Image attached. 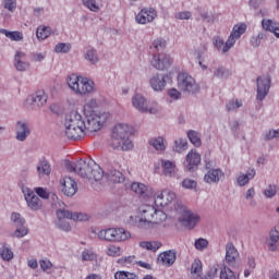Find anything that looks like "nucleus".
<instances>
[{
    "label": "nucleus",
    "mask_w": 279,
    "mask_h": 279,
    "mask_svg": "<svg viewBox=\"0 0 279 279\" xmlns=\"http://www.w3.org/2000/svg\"><path fill=\"white\" fill-rule=\"evenodd\" d=\"M65 136L70 141H80L86 136V120L77 111H71L65 116Z\"/></svg>",
    "instance_id": "nucleus-1"
},
{
    "label": "nucleus",
    "mask_w": 279,
    "mask_h": 279,
    "mask_svg": "<svg viewBox=\"0 0 279 279\" xmlns=\"http://www.w3.org/2000/svg\"><path fill=\"white\" fill-rule=\"evenodd\" d=\"M134 129L128 124H118L113 128L111 135V147L113 149H121L122 151H130L134 144L130 140Z\"/></svg>",
    "instance_id": "nucleus-2"
},
{
    "label": "nucleus",
    "mask_w": 279,
    "mask_h": 279,
    "mask_svg": "<svg viewBox=\"0 0 279 279\" xmlns=\"http://www.w3.org/2000/svg\"><path fill=\"white\" fill-rule=\"evenodd\" d=\"M140 210V228H151L154 225L162 223L167 221V214L162 210L156 209L151 205H142L138 208Z\"/></svg>",
    "instance_id": "nucleus-3"
},
{
    "label": "nucleus",
    "mask_w": 279,
    "mask_h": 279,
    "mask_svg": "<svg viewBox=\"0 0 279 279\" xmlns=\"http://www.w3.org/2000/svg\"><path fill=\"white\" fill-rule=\"evenodd\" d=\"M25 182H27V170H22L19 179V186H22V193L24 194L25 202L31 210L38 211L43 208V201L34 193V191L29 190V187L25 186Z\"/></svg>",
    "instance_id": "nucleus-4"
},
{
    "label": "nucleus",
    "mask_w": 279,
    "mask_h": 279,
    "mask_svg": "<svg viewBox=\"0 0 279 279\" xmlns=\"http://www.w3.org/2000/svg\"><path fill=\"white\" fill-rule=\"evenodd\" d=\"M68 86L76 93V95H90L95 93V82L88 78H80L76 74H71L66 78Z\"/></svg>",
    "instance_id": "nucleus-5"
},
{
    "label": "nucleus",
    "mask_w": 279,
    "mask_h": 279,
    "mask_svg": "<svg viewBox=\"0 0 279 279\" xmlns=\"http://www.w3.org/2000/svg\"><path fill=\"white\" fill-rule=\"evenodd\" d=\"M178 88L186 95H197L199 93V85L189 73H180L178 75Z\"/></svg>",
    "instance_id": "nucleus-6"
},
{
    "label": "nucleus",
    "mask_w": 279,
    "mask_h": 279,
    "mask_svg": "<svg viewBox=\"0 0 279 279\" xmlns=\"http://www.w3.org/2000/svg\"><path fill=\"white\" fill-rule=\"evenodd\" d=\"M85 114H86L85 134L86 132H99L104 123H106V119H108V116L106 113H102L101 116L95 112H90L89 114L85 113Z\"/></svg>",
    "instance_id": "nucleus-7"
},
{
    "label": "nucleus",
    "mask_w": 279,
    "mask_h": 279,
    "mask_svg": "<svg viewBox=\"0 0 279 279\" xmlns=\"http://www.w3.org/2000/svg\"><path fill=\"white\" fill-rule=\"evenodd\" d=\"M257 95L256 99L258 101L265 100V97L269 95V88H271V76L269 74H264L256 78Z\"/></svg>",
    "instance_id": "nucleus-8"
},
{
    "label": "nucleus",
    "mask_w": 279,
    "mask_h": 279,
    "mask_svg": "<svg viewBox=\"0 0 279 279\" xmlns=\"http://www.w3.org/2000/svg\"><path fill=\"white\" fill-rule=\"evenodd\" d=\"M151 66L157 69V71H166L171 64H173V59L167 53H153V59L150 60Z\"/></svg>",
    "instance_id": "nucleus-9"
},
{
    "label": "nucleus",
    "mask_w": 279,
    "mask_h": 279,
    "mask_svg": "<svg viewBox=\"0 0 279 279\" xmlns=\"http://www.w3.org/2000/svg\"><path fill=\"white\" fill-rule=\"evenodd\" d=\"M197 221H199V216L189 209H183L179 217V222L184 226V228H189V230H193V228L197 226Z\"/></svg>",
    "instance_id": "nucleus-10"
},
{
    "label": "nucleus",
    "mask_w": 279,
    "mask_h": 279,
    "mask_svg": "<svg viewBox=\"0 0 279 279\" xmlns=\"http://www.w3.org/2000/svg\"><path fill=\"white\" fill-rule=\"evenodd\" d=\"M175 199V192L171 191V190H163L161 192H158L155 196V204H157V206H169V204H171V202H173Z\"/></svg>",
    "instance_id": "nucleus-11"
},
{
    "label": "nucleus",
    "mask_w": 279,
    "mask_h": 279,
    "mask_svg": "<svg viewBox=\"0 0 279 279\" xmlns=\"http://www.w3.org/2000/svg\"><path fill=\"white\" fill-rule=\"evenodd\" d=\"M157 13L154 8L142 9L141 12L136 15L135 21L140 25H145L151 23L156 19Z\"/></svg>",
    "instance_id": "nucleus-12"
},
{
    "label": "nucleus",
    "mask_w": 279,
    "mask_h": 279,
    "mask_svg": "<svg viewBox=\"0 0 279 279\" xmlns=\"http://www.w3.org/2000/svg\"><path fill=\"white\" fill-rule=\"evenodd\" d=\"M15 132H16V141L24 142L27 141V136L32 134V131L29 130V123L25 121H17L15 125Z\"/></svg>",
    "instance_id": "nucleus-13"
},
{
    "label": "nucleus",
    "mask_w": 279,
    "mask_h": 279,
    "mask_svg": "<svg viewBox=\"0 0 279 279\" xmlns=\"http://www.w3.org/2000/svg\"><path fill=\"white\" fill-rule=\"evenodd\" d=\"M62 193L66 195V197H73L77 193V183L73 178L65 177L62 182Z\"/></svg>",
    "instance_id": "nucleus-14"
},
{
    "label": "nucleus",
    "mask_w": 279,
    "mask_h": 279,
    "mask_svg": "<svg viewBox=\"0 0 279 279\" xmlns=\"http://www.w3.org/2000/svg\"><path fill=\"white\" fill-rule=\"evenodd\" d=\"M150 87L156 93H161L165 90V86H167V75L155 74L149 81Z\"/></svg>",
    "instance_id": "nucleus-15"
},
{
    "label": "nucleus",
    "mask_w": 279,
    "mask_h": 279,
    "mask_svg": "<svg viewBox=\"0 0 279 279\" xmlns=\"http://www.w3.org/2000/svg\"><path fill=\"white\" fill-rule=\"evenodd\" d=\"M225 173L221 169H210L204 177V181L207 184H219L221 179L223 178Z\"/></svg>",
    "instance_id": "nucleus-16"
},
{
    "label": "nucleus",
    "mask_w": 279,
    "mask_h": 279,
    "mask_svg": "<svg viewBox=\"0 0 279 279\" xmlns=\"http://www.w3.org/2000/svg\"><path fill=\"white\" fill-rule=\"evenodd\" d=\"M105 178L107 182H111V184H123L125 182V177L119 170L109 169L105 173Z\"/></svg>",
    "instance_id": "nucleus-17"
},
{
    "label": "nucleus",
    "mask_w": 279,
    "mask_h": 279,
    "mask_svg": "<svg viewBox=\"0 0 279 279\" xmlns=\"http://www.w3.org/2000/svg\"><path fill=\"white\" fill-rule=\"evenodd\" d=\"M199 162H202V156L197 151L191 150L186 155V169H187V171H190V172L195 171V169H197V165H199Z\"/></svg>",
    "instance_id": "nucleus-18"
},
{
    "label": "nucleus",
    "mask_w": 279,
    "mask_h": 279,
    "mask_svg": "<svg viewBox=\"0 0 279 279\" xmlns=\"http://www.w3.org/2000/svg\"><path fill=\"white\" fill-rule=\"evenodd\" d=\"M239 257V251H236V247H234V244L227 243L226 245V263L230 267H234L236 263V258Z\"/></svg>",
    "instance_id": "nucleus-19"
},
{
    "label": "nucleus",
    "mask_w": 279,
    "mask_h": 279,
    "mask_svg": "<svg viewBox=\"0 0 279 279\" xmlns=\"http://www.w3.org/2000/svg\"><path fill=\"white\" fill-rule=\"evenodd\" d=\"M95 161H86L84 159H80L76 161V173L81 175V178H88V173L90 172V168L93 167Z\"/></svg>",
    "instance_id": "nucleus-20"
},
{
    "label": "nucleus",
    "mask_w": 279,
    "mask_h": 279,
    "mask_svg": "<svg viewBox=\"0 0 279 279\" xmlns=\"http://www.w3.org/2000/svg\"><path fill=\"white\" fill-rule=\"evenodd\" d=\"M86 179L89 180V182H93V180L94 182H100V180H104V170L99 165L94 162Z\"/></svg>",
    "instance_id": "nucleus-21"
},
{
    "label": "nucleus",
    "mask_w": 279,
    "mask_h": 279,
    "mask_svg": "<svg viewBox=\"0 0 279 279\" xmlns=\"http://www.w3.org/2000/svg\"><path fill=\"white\" fill-rule=\"evenodd\" d=\"M175 251L173 250H169L166 251L161 254H159L157 260L159 263H162V265H166L167 267H171V265H173V263H175Z\"/></svg>",
    "instance_id": "nucleus-22"
},
{
    "label": "nucleus",
    "mask_w": 279,
    "mask_h": 279,
    "mask_svg": "<svg viewBox=\"0 0 279 279\" xmlns=\"http://www.w3.org/2000/svg\"><path fill=\"white\" fill-rule=\"evenodd\" d=\"M27 101L40 108V106H45L47 104V94H45V90H38L28 96Z\"/></svg>",
    "instance_id": "nucleus-23"
},
{
    "label": "nucleus",
    "mask_w": 279,
    "mask_h": 279,
    "mask_svg": "<svg viewBox=\"0 0 279 279\" xmlns=\"http://www.w3.org/2000/svg\"><path fill=\"white\" fill-rule=\"evenodd\" d=\"M132 105L140 112H148L149 111V109L147 108V99H145L143 97V95H141V94L133 96Z\"/></svg>",
    "instance_id": "nucleus-24"
},
{
    "label": "nucleus",
    "mask_w": 279,
    "mask_h": 279,
    "mask_svg": "<svg viewBox=\"0 0 279 279\" xmlns=\"http://www.w3.org/2000/svg\"><path fill=\"white\" fill-rule=\"evenodd\" d=\"M37 175L38 178H45V175H51V166L47 159H41L37 163Z\"/></svg>",
    "instance_id": "nucleus-25"
},
{
    "label": "nucleus",
    "mask_w": 279,
    "mask_h": 279,
    "mask_svg": "<svg viewBox=\"0 0 279 279\" xmlns=\"http://www.w3.org/2000/svg\"><path fill=\"white\" fill-rule=\"evenodd\" d=\"M162 173L166 178L175 175V163L173 161L161 159Z\"/></svg>",
    "instance_id": "nucleus-26"
},
{
    "label": "nucleus",
    "mask_w": 279,
    "mask_h": 279,
    "mask_svg": "<svg viewBox=\"0 0 279 279\" xmlns=\"http://www.w3.org/2000/svg\"><path fill=\"white\" fill-rule=\"evenodd\" d=\"M279 230L275 227L269 233V240L267 241V246L269 252H276L278 250Z\"/></svg>",
    "instance_id": "nucleus-27"
},
{
    "label": "nucleus",
    "mask_w": 279,
    "mask_h": 279,
    "mask_svg": "<svg viewBox=\"0 0 279 279\" xmlns=\"http://www.w3.org/2000/svg\"><path fill=\"white\" fill-rule=\"evenodd\" d=\"M24 57H25V52L16 51L14 57V60H15L14 66L16 71L23 72L29 69V63L22 60V58Z\"/></svg>",
    "instance_id": "nucleus-28"
},
{
    "label": "nucleus",
    "mask_w": 279,
    "mask_h": 279,
    "mask_svg": "<svg viewBox=\"0 0 279 279\" xmlns=\"http://www.w3.org/2000/svg\"><path fill=\"white\" fill-rule=\"evenodd\" d=\"M131 191H133L135 195H138V197H142V199H147V185L135 182L131 184Z\"/></svg>",
    "instance_id": "nucleus-29"
},
{
    "label": "nucleus",
    "mask_w": 279,
    "mask_h": 279,
    "mask_svg": "<svg viewBox=\"0 0 279 279\" xmlns=\"http://www.w3.org/2000/svg\"><path fill=\"white\" fill-rule=\"evenodd\" d=\"M59 207L57 209V218L59 221H62L64 219H73V213L69 211L64 207L66 206L64 202H58Z\"/></svg>",
    "instance_id": "nucleus-30"
},
{
    "label": "nucleus",
    "mask_w": 279,
    "mask_h": 279,
    "mask_svg": "<svg viewBox=\"0 0 279 279\" xmlns=\"http://www.w3.org/2000/svg\"><path fill=\"white\" fill-rule=\"evenodd\" d=\"M262 27L266 29V32H271L276 38H279V25L278 23L271 20H263Z\"/></svg>",
    "instance_id": "nucleus-31"
},
{
    "label": "nucleus",
    "mask_w": 279,
    "mask_h": 279,
    "mask_svg": "<svg viewBox=\"0 0 279 279\" xmlns=\"http://www.w3.org/2000/svg\"><path fill=\"white\" fill-rule=\"evenodd\" d=\"M131 234L129 231H125L123 228H113V242H121V241H128L130 239Z\"/></svg>",
    "instance_id": "nucleus-32"
},
{
    "label": "nucleus",
    "mask_w": 279,
    "mask_h": 279,
    "mask_svg": "<svg viewBox=\"0 0 279 279\" xmlns=\"http://www.w3.org/2000/svg\"><path fill=\"white\" fill-rule=\"evenodd\" d=\"M0 34H4L7 38H10V40H13L15 43L23 40V33L19 31L11 32L5 28H1Z\"/></svg>",
    "instance_id": "nucleus-33"
},
{
    "label": "nucleus",
    "mask_w": 279,
    "mask_h": 279,
    "mask_svg": "<svg viewBox=\"0 0 279 279\" xmlns=\"http://www.w3.org/2000/svg\"><path fill=\"white\" fill-rule=\"evenodd\" d=\"M214 77L218 80H228L230 77V70L228 68L220 65L214 69Z\"/></svg>",
    "instance_id": "nucleus-34"
},
{
    "label": "nucleus",
    "mask_w": 279,
    "mask_h": 279,
    "mask_svg": "<svg viewBox=\"0 0 279 279\" xmlns=\"http://www.w3.org/2000/svg\"><path fill=\"white\" fill-rule=\"evenodd\" d=\"M0 256L2 260H8V262L14 258V253L10 247H8V244H5V242L2 243V247L0 248Z\"/></svg>",
    "instance_id": "nucleus-35"
},
{
    "label": "nucleus",
    "mask_w": 279,
    "mask_h": 279,
    "mask_svg": "<svg viewBox=\"0 0 279 279\" xmlns=\"http://www.w3.org/2000/svg\"><path fill=\"white\" fill-rule=\"evenodd\" d=\"M98 239L114 242V228L105 229L98 232Z\"/></svg>",
    "instance_id": "nucleus-36"
},
{
    "label": "nucleus",
    "mask_w": 279,
    "mask_h": 279,
    "mask_svg": "<svg viewBox=\"0 0 279 279\" xmlns=\"http://www.w3.org/2000/svg\"><path fill=\"white\" fill-rule=\"evenodd\" d=\"M187 138L195 147H202V138L199 137V133L197 131H189Z\"/></svg>",
    "instance_id": "nucleus-37"
},
{
    "label": "nucleus",
    "mask_w": 279,
    "mask_h": 279,
    "mask_svg": "<svg viewBox=\"0 0 279 279\" xmlns=\"http://www.w3.org/2000/svg\"><path fill=\"white\" fill-rule=\"evenodd\" d=\"M140 247H143V250H148L150 252H158L160 247H162V243L160 242H141Z\"/></svg>",
    "instance_id": "nucleus-38"
},
{
    "label": "nucleus",
    "mask_w": 279,
    "mask_h": 279,
    "mask_svg": "<svg viewBox=\"0 0 279 279\" xmlns=\"http://www.w3.org/2000/svg\"><path fill=\"white\" fill-rule=\"evenodd\" d=\"M245 32H247V25L245 23L235 24L232 28L231 35L239 39L243 34H245Z\"/></svg>",
    "instance_id": "nucleus-39"
},
{
    "label": "nucleus",
    "mask_w": 279,
    "mask_h": 279,
    "mask_svg": "<svg viewBox=\"0 0 279 279\" xmlns=\"http://www.w3.org/2000/svg\"><path fill=\"white\" fill-rule=\"evenodd\" d=\"M150 49H154L155 51H165L167 49V40L165 38H157L153 41Z\"/></svg>",
    "instance_id": "nucleus-40"
},
{
    "label": "nucleus",
    "mask_w": 279,
    "mask_h": 279,
    "mask_svg": "<svg viewBox=\"0 0 279 279\" xmlns=\"http://www.w3.org/2000/svg\"><path fill=\"white\" fill-rule=\"evenodd\" d=\"M36 36L38 40H45L51 36V28L46 26H39L36 31Z\"/></svg>",
    "instance_id": "nucleus-41"
},
{
    "label": "nucleus",
    "mask_w": 279,
    "mask_h": 279,
    "mask_svg": "<svg viewBox=\"0 0 279 279\" xmlns=\"http://www.w3.org/2000/svg\"><path fill=\"white\" fill-rule=\"evenodd\" d=\"M236 40H239V37H235L234 35H232V33H230V35L222 48V53H228L230 51V49H232V47H234V45H236Z\"/></svg>",
    "instance_id": "nucleus-42"
},
{
    "label": "nucleus",
    "mask_w": 279,
    "mask_h": 279,
    "mask_svg": "<svg viewBox=\"0 0 279 279\" xmlns=\"http://www.w3.org/2000/svg\"><path fill=\"white\" fill-rule=\"evenodd\" d=\"M219 278L220 279H239L236 278V275L232 271V269H230V267L228 266H223L220 269Z\"/></svg>",
    "instance_id": "nucleus-43"
},
{
    "label": "nucleus",
    "mask_w": 279,
    "mask_h": 279,
    "mask_svg": "<svg viewBox=\"0 0 279 279\" xmlns=\"http://www.w3.org/2000/svg\"><path fill=\"white\" fill-rule=\"evenodd\" d=\"M85 59L87 60V62H90V64H97L99 62L97 50H95L94 48L87 50Z\"/></svg>",
    "instance_id": "nucleus-44"
},
{
    "label": "nucleus",
    "mask_w": 279,
    "mask_h": 279,
    "mask_svg": "<svg viewBox=\"0 0 279 279\" xmlns=\"http://www.w3.org/2000/svg\"><path fill=\"white\" fill-rule=\"evenodd\" d=\"M28 233L29 229H27L25 225H22L16 227L15 231L12 233V236L15 239H23V236H27Z\"/></svg>",
    "instance_id": "nucleus-45"
},
{
    "label": "nucleus",
    "mask_w": 279,
    "mask_h": 279,
    "mask_svg": "<svg viewBox=\"0 0 279 279\" xmlns=\"http://www.w3.org/2000/svg\"><path fill=\"white\" fill-rule=\"evenodd\" d=\"M114 279H138V276L130 271L121 270L114 274Z\"/></svg>",
    "instance_id": "nucleus-46"
},
{
    "label": "nucleus",
    "mask_w": 279,
    "mask_h": 279,
    "mask_svg": "<svg viewBox=\"0 0 279 279\" xmlns=\"http://www.w3.org/2000/svg\"><path fill=\"white\" fill-rule=\"evenodd\" d=\"M149 145L157 149V151H162L165 149V140L162 137L150 140Z\"/></svg>",
    "instance_id": "nucleus-47"
},
{
    "label": "nucleus",
    "mask_w": 279,
    "mask_h": 279,
    "mask_svg": "<svg viewBox=\"0 0 279 279\" xmlns=\"http://www.w3.org/2000/svg\"><path fill=\"white\" fill-rule=\"evenodd\" d=\"M11 221L15 226V228L25 226V218L21 217V214L19 213L11 214Z\"/></svg>",
    "instance_id": "nucleus-48"
},
{
    "label": "nucleus",
    "mask_w": 279,
    "mask_h": 279,
    "mask_svg": "<svg viewBox=\"0 0 279 279\" xmlns=\"http://www.w3.org/2000/svg\"><path fill=\"white\" fill-rule=\"evenodd\" d=\"M84 8H87L90 12H99V7L97 5V0H81Z\"/></svg>",
    "instance_id": "nucleus-49"
},
{
    "label": "nucleus",
    "mask_w": 279,
    "mask_h": 279,
    "mask_svg": "<svg viewBox=\"0 0 279 279\" xmlns=\"http://www.w3.org/2000/svg\"><path fill=\"white\" fill-rule=\"evenodd\" d=\"M56 53H69L71 51V44L59 43L54 47Z\"/></svg>",
    "instance_id": "nucleus-50"
},
{
    "label": "nucleus",
    "mask_w": 279,
    "mask_h": 279,
    "mask_svg": "<svg viewBox=\"0 0 279 279\" xmlns=\"http://www.w3.org/2000/svg\"><path fill=\"white\" fill-rule=\"evenodd\" d=\"M194 247L198 250V252H204L208 247V240L204 238H199L194 242Z\"/></svg>",
    "instance_id": "nucleus-51"
},
{
    "label": "nucleus",
    "mask_w": 279,
    "mask_h": 279,
    "mask_svg": "<svg viewBox=\"0 0 279 279\" xmlns=\"http://www.w3.org/2000/svg\"><path fill=\"white\" fill-rule=\"evenodd\" d=\"M97 99H90V100H88L86 104H85V106H84V112H85V114H88L87 112H89V114H90V112H95L94 110H95V108H97Z\"/></svg>",
    "instance_id": "nucleus-52"
},
{
    "label": "nucleus",
    "mask_w": 279,
    "mask_h": 279,
    "mask_svg": "<svg viewBox=\"0 0 279 279\" xmlns=\"http://www.w3.org/2000/svg\"><path fill=\"white\" fill-rule=\"evenodd\" d=\"M174 144H175L174 150L178 151L179 154L180 151H184V149H186L189 145V143L184 138H180L179 141H175Z\"/></svg>",
    "instance_id": "nucleus-53"
},
{
    "label": "nucleus",
    "mask_w": 279,
    "mask_h": 279,
    "mask_svg": "<svg viewBox=\"0 0 279 279\" xmlns=\"http://www.w3.org/2000/svg\"><path fill=\"white\" fill-rule=\"evenodd\" d=\"M217 271H219V265H214L202 279H215L217 278Z\"/></svg>",
    "instance_id": "nucleus-54"
},
{
    "label": "nucleus",
    "mask_w": 279,
    "mask_h": 279,
    "mask_svg": "<svg viewBox=\"0 0 279 279\" xmlns=\"http://www.w3.org/2000/svg\"><path fill=\"white\" fill-rule=\"evenodd\" d=\"M90 216L84 213H73L72 214V221H88Z\"/></svg>",
    "instance_id": "nucleus-55"
},
{
    "label": "nucleus",
    "mask_w": 279,
    "mask_h": 279,
    "mask_svg": "<svg viewBox=\"0 0 279 279\" xmlns=\"http://www.w3.org/2000/svg\"><path fill=\"white\" fill-rule=\"evenodd\" d=\"M182 187L187 190L197 189V181L193 179H184L182 181Z\"/></svg>",
    "instance_id": "nucleus-56"
},
{
    "label": "nucleus",
    "mask_w": 279,
    "mask_h": 279,
    "mask_svg": "<svg viewBox=\"0 0 279 279\" xmlns=\"http://www.w3.org/2000/svg\"><path fill=\"white\" fill-rule=\"evenodd\" d=\"M214 47L218 49V51H223V47H226V41H223V38L219 36H215L213 39Z\"/></svg>",
    "instance_id": "nucleus-57"
},
{
    "label": "nucleus",
    "mask_w": 279,
    "mask_h": 279,
    "mask_svg": "<svg viewBox=\"0 0 279 279\" xmlns=\"http://www.w3.org/2000/svg\"><path fill=\"white\" fill-rule=\"evenodd\" d=\"M35 193L38 197H41V199H49V197H51V193L47 192L45 187H35Z\"/></svg>",
    "instance_id": "nucleus-58"
},
{
    "label": "nucleus",
    "mask_w": 279,
    "mask_h": 279,
    "mask_svg": "<svg viewBox=\"0 0 279 279\" xmlns=\"http://www.w3.org/2000/svg\"><path fill=\"white\" fill-rule=\"evenodd\" d=\"M278 193V189L276 187V185H268V187L265 190L264 195L266 197H276V194Z\"/></svg>",
    "instance_id": "nucleus-59"
},
{
    "label": "nucleus",
    "mask_w": 279,
    "mask_h": 279,
    "mask_svg": "<svg viewBox=\"0 0 279 279\" xmlns=\"http://www.w3.org/2000/svg\"><path fill=\"white\" fill-rule=\"evenodd\" d=\"M191 274H202V260H194V263L192 264Z\"/></svg>",
    "instance_id": "nucleus-60"
},
{
    "label": "nucleus",
    "mask_w": 279,
    "mask_h": 279,
    "mask_svg": "<svg viewBox=\"0 0 279 279\" xmlns=\"http://www.w3.org/2000/svg\"><path fill=\"white\" fill-rule=\"evenodd\" d=\"M191 16H192L191 11H181L175 14V19H178L179 21H189Z\"/></svg>",
    "instance_id": "nucleus-61"
},
{
    "label": "nucleus",
    "mask_w": 279,
    "mask_h": 279,
    "mask_svg": "<svg viewBox=\"0 0 279 279\" xmlns=\"http://www.w3.org/2000/svg\"><path fill=\"white\" fill-rule=\"evenodd\" d=\"M263 38H264V35L263 34H258L257 36H253L252 38H251V45H252V47H260V43H262V40H263Z\"/></svg>",
    "instance_id": "nucleus-62"
},
{
    "label": "nucleus",
    "mask_w": 279,
    "mask_h": 279,
    "mask_svg": "<svg viewBox=\"0 0 279 279\" xmlns=\"http://www.w3.org/2000/svg\"><path fill=\"white\" fill-rule=\"evenodd\" d=\"M58 227L60 230H63V232H71V223H69V221L59 220Z\"/></svg>",
    "instance_id": "nucleus-63"
},
{
    "label": "nucleus",
    "mask_w": 279,
    "mask_h": 279,
    "mask_svg": "<svg viewBox=\"0 0 279 279\" xmlns=\"http://www.w3.org/2000/svg\"><path fill=\"white\" fill-rule=\"evenodd\" d=\"M274 138H279V130H274L266 133L265 141H271Z\"/></svg>",
    "instance_id": "nucleus-64"
}]
</instances>
